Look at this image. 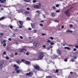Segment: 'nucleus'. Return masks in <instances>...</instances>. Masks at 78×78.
Returning <instances> with one entry per match:
<instances>
[{"label":"nucleus","instance_id":"obj_61","mask_svg":"<svg viewBox=\"0 0 78 78\" xmlns=\"http://www.w3.org/2000/svg\"><path fill=\"white\" fill-rule=\"evenodd\" d=\"M65 45H66V44H63V45H62V46H65Z\"/></svg>","mask_w":78,"mask_h":78},{"label":"nucleus","instance_id":"obj_17","mask_svg":"<svg viewBox=\"0 0 78 78\" xmlns=\"http://www.w3.org/2000/svg\"><path fill=\"white\" fill-rule=\"evenodd\" d=\"M51 15L53 17H55V15L54 14V12L52 13L51 14Z\"/></svg>","mask_w":78,"mask_h":78},{"label":"nucleus","instance_id":"obj_35","mask_svg":"<svg viewBox=\"0 0 78 78\" xmlns=\"http://www.w3.org/2000/svg\"><path fill=\"white\" fill-rule=\"evenodd\" d=\"M1 27L3 28L4 27V25H1Z\"/></svg>","mask_w":78,"mask_h":78},{"label":"nucleus","instance_id":"obj_14","mask_svg":"<svg viewBox=\"0 0 78 78\" xmlns=\"http://www.w3.org/2000/svg\"><path fill=\"white\" fill-rule=\"evenodd\" d=\"M38 44L37 43V42H34L33 43V44L34 46H36Z\"/></svg>","mask_w":78,"mask_h":78},{"label":"nucleus","instance_id":"obj_49","mask_svg":"<svg viewBox=\"0 0 78 78\" xmlns=\"http://www.w3.org/2000/svg\"><path fill=\"white\" fill-rule=\"evenodd\" d=\"M19 28H22V26L20 25L19 26Z\"/></svg>","mask_w":78,"mask_h":78},{"label":"nucleus","instance_id":"obj_55","mask_svg":"<svg viewBox=\"0 0 78 78\" xmlns=\"http://www.w3.org/2000/svg\"><path fill=\"white\" fill-rule=\"evenodd\" d=\"M73 58L75 59H76L77 58V57H74Z\"/></svg>","mask_w":78,"mask_h":78},{"label":"nucleus","instance_id":"obj_40","mask_svg":"<svg viewBox=\"0 0 78 78\" xmlns=\"http://www.w3.org/2000/svg\"><path fill=\"white\" fill-rule=\"evenodd\" d=\"M12 27H13L12 26H11L10 27V28L11 29H12Z\"/></svg>","mask_w":78,"mask_h":78},{"label":"nucleus","instance_id":"obj_64","mask_svg":"<svg viewBox=\"0 0 78 78\" xmlns=\"http://www.w3.org/2000/svg\"><path fill=\"white\" fill-rule=\"evenodd\" d=\"M62 28H64V26H62L61 27Z\"/></svg>","mask_w":78,"mask_h":78},{"label":"nucleus","instance_id":"obj_54","mask_svg":"<svg viewBox=\"0 0 78 78\" xmlns=\"http://www.w3.org/2000/svg\"><path fill=\"white\" fill-rule=\"evenodd\" d=\"M42 46L44 48H46V46L45 45H43Z\"/></svg>","mask_w":78,"mask_h":78},{"label":"nucleus","instance_id":"obj_41","mask_svg":"<svg viewBox=\"0 0 78 78\" xmlns=\"http://www.w3.org/2000/svg\"><path fill=\"white\" fill-rule=\"evenodd\" d=\"M8 40H9V41H11V40H12V39L11 38H9Z\"/></svg>","mask_w":78,"mask_h":78},{"label":"nucleus","instance_id":"obj_4","mask_svg":"<svg viewBox=\"0 0 78 78\" xmlns=\"http://www.w3.org/2000/svg\"><path fill=\"white\" fill-rule=\"evenodd\" d=\"M69 10H70L69 9H68L67 10L65 11L64 12L66 14V15L67 16H69V15H70V13L69 12Z\"/></svg>","mask_w":78,"mask_h":78},{"label":"nucleus","instance_id":"obj_46","mask_svg":"<svg viewBox=\"0 0 78 78\" xmlns=\"http://www.w3.org/2000/svg\"><path fill=\"white\" fill-rule=\"evenodd\" d=\"M28 29L29 30H32V29L30 28H29Z\"/></svg>","mask_w":78,"mask_h":78},{"label":"nucleus","instance_id":"obj_21","mask_svg":"<svg viewBox=\"0 0 78 78\" xmlns=\"http://www.w3.org/2000/svg\"><path fill=\"white\" fill-rule=\"evenodd\" d=\"M6 42V41L5 40H4L1 43H5Z\"/></svg>","mask_w":78,"mask_h":78},{"label":"nucleus","instance_id":"obj_22","mask_svg":"<svg viewBox=\"0 0 78 78\" xmlns=\"http://www.w3.org/2000/svg\"><path fill=\"white\" fill-rule=\"evenodd\" d=\"M46 78H52V76H47Z\"/></svg>","mask_w":78,"mask_h":78},{"label":"nucleus","instance_id":"obj_57","mask_svg":"<svg viewBox=\"0 0 78 78\" xmlns=\"http://www.w3.org/2000/svg\"><path fill=\"white\" fill-rule=\"evenodd\" d=\"M1 9L2 10H3V8H1Z\"/></svg>","mask_w":78,"mask_h":78},{"label":"nucleus","instance_id":"obj_32","mask_svg":"<svg viewBox=\"0 0 78 78\" xmlns=\"http://www.w3.org/2000/svg\"><path fill=\"white\" fill-rule=\"evenodd\" d=\"M6 46V43H4L3 44V46Z\"/></svg>","mask_w":78,"mask_h":78},{"label":"nucleus","instance_id":"obj_12","mask_svg":"<svg viewBox=\"0 0 78 78\" xmlns=\"http://www.w3.org/2000/svg\"><path fill=\"white\" fill-rule=\"evenodd\" d=\"M20 62H21V61H20V60H17L16 61V63L19 65H20Z\"/></svg>","mask_w":78,"mask_h":78},{"label":"nucleus","instance_id":"obj_13","mask_svg":"<svg viewBox=\"0 0 78 78\" xmlns=\"http://www.w3.org/2000/svg\"><path fill=\"white\" fill-rule=\"evenodd\" d=\"M3 63H4V61L3 60H2L0 62V66H2L3 64Z\"/></svg>","mask_w":78,"mask_h":78},{"label":"nucleus","instance_id":"obj_45","mask_svg":"<svg viewBox=\"0 0 78 78\" xmlns=\"http://www.w3.org/2000/svg\"><path fill=\"white\" fill-rule=\"evenodd\" d=\"M59 5H58V4H57V5H56V7H58V6H59Z\"/></svg>","mask_w":78,"mask_h":78},{"label":"nucleus","instance_id":"obj_8","mask_svg":"<svg viewBox=\"0 0 78 78\" xmlns=\"http://www.w3.org/2000/svg\"><path fill=\"white\" fill-rule=\"evenodd\" d=\"M24 50H25V51H27V50L25 49V48H23L22 49L20 50V52H22Z\"/></svg>","mask_w":78,"mask_h":78},{"label":"nucleus","instance_id":"obj_36","mask_svg":"<svg viewBox=\"0 0 78 78\" xmlns=\"http://www.w3.org/2000/svg\"><path fill=\"white\" fill-rule=\"evenodd\" d=\"M71 61L72 62H74V60L73 59H71Z\"/></svg>","mask_w":78,"mask_h":78},{"label":"nucleus","instance_id":"obj_60","mask_svg":"<svg viewBox=\"0 0 78 78\" xmlns=\"http://www.w3.org/2000/svg\"><path fill=\"white\" fill-rule=\"evenodd\" d=\"M26 55H29V53L28 52H27L26 53Z\"/></svg>","mask_w":78,"mask_h":78},{"label":"nucleus","instance_id":"obj_2","mask_svg":"<svg viewBox=\"0 0 78 78\" xmlns=\"http://www.w3.org/2000/svg\"><path fill=\"white\" fill-rule=\"evenodd\" d=\"M41 4L40 3H39L38 5H34L33 7L35 9H40Z\"/></svg>","mask_w":78,"mask_h":78},{"label":"nucleus","instance_id":"obj_63","mask_svg":"<svg viewBox=\"0 0 78 78\" xmlns=\"http://www.w3.org/2000/svg\"><path fill=\"white\" fill-rule=\"evenodd\" d=\"M12 73H13V74H14V73H15V71H13L12 72Z\"/></svg>","mask_w":78,"mask_h":78},{"label":"nucleus","instance_id":"obj_16","mask_svg":"<svg viewBox=\"0 0 78 78\" xmlns=\"http://www.w3.org/2000/svg\"><path fill=\"white\" fill-rule=\"evenodd\" d=\"M24 1L26 2H30V0H24Z\"/></svg>","mask_w":78,"mask_h":78},{"label":"nucleus","instance_id":"obj_39","mask_svg":"<svg viewBox=\"0 0 78 78\" xmlns=\"http://www.w3.org/2000/svg\"><path fill=\"white\" fill-rule=\"evenodd\" d=\"M14 31L16 32H17L18 31V29H16Z\"/></svg>","mask_w":78,"mask_h":78},{"label":"nucleus","instance_id":"obj_37","mask_svg":"<svg viewBox=\"0 0 78 78\" xmlns=\"http://www.w3.org/2000/svg\"><path fill=\"white\" fill-rule=\"evenodd\" d=\"M72 33L73 32L70 30H69V33Z\"/></svg>","mask_w":78,"mask_h":78},{"label":"nucleus","instance_id":"obj_7","mask_svg":"<svg viewBox=\"0 0 78 78\" xmlns=\"http://www.w3.org/2000/svg\"><path fill=\"white\" fill-rule=\"evenodd\" d=\"M57 53L59 55L62 54V52L59 49L57 50Z\"/></svg>","mask_w":78,"mask_h":78},{"label":"nucleus","instance_id":"obj_29","mask_svg":"<svg viewBox=\"0 0 78 78\" xmlns=\"http://www.w3.org/2000/svg\"><path fill=\"white\" fill-rule=\"evenodd\" d=\"M64 61L65 62H66L68 61V59L66 58H65V59H64Z\"/></svg>","mask_w":78,"mask_h":78},{"label":"nucleus","instance_id":"obj_43","mask_svg":"<svg viewBox=\"0 0 78 78\" xmlns=\"http://www.w3.org/2000/svg\"><path fill=\"white\" fill-rule=\"evenodd\" d=\"M51 42V41L50 40H48L47 41V42H48V43H50Z\"/></svg>","mask_w":78,"mask_h":78},{"label":"nucleus","instance_id":"obj_50","mask_svg":"<svg viewBox=\"0 0 78 78\" xmlns=\"http://www.w3.org/2000/svg\"><path fill=\"white\" fill-rule=\"evenodd\" d=\"M54 56H55L57 58V56L55 54H54Z\"/></svg>","mask_w":78,"mask_h":78},{"label":"nucleus","instance_id":"obj_38","mask_svg":"<svg viewBox=\"0 0 78 78\" xmlns=\"http://www.w3.org/2000/svg\"><path fill=\"white\" fill-rule=\"evenodd\" d=\"M6 53V51H4V52L3 53V54L4 55H5Z\"/></svg>","mask_w":78,"mask_h":78},{"label":"nucleus","instance_id":"obj_44","mask_svg":"<svg viewBox=\"0 0 78 78\" xmlns=\"http://www.w3.org/2000/svg\"><path fill=\"white\" fill-rule=\"evenodd\" d=\"M76 48H74L73 49V51H76Z\"/></svg>","mask_w":78,"mask_h":78},{"label":"nucleus","instance_id":"obj_15","mask_svg":"<svg viewBox=\"0 0 78 78\" xmlns=\"http://www.w3.org/2000/svg\"><path fill=\"white\" fill-rule=\"evenodd\" d=\"M64 48H65V49H67L68 50H69L71 49V48H70L67 47H65Z\"/></svg>","mask_w":78,"mask_h":78},{"label":"nucleus","instance_id":"obj_33","mask_svg":"<svg viewBox=\"0 0 78 78\" xmlns=\"http://www.w3.org/2000/svg\"><path fill=\"white\" fill-rule=\"evenodd\" d=\"M5 58L7 59H9V57L7 56Z\"/></svg>","mask_w":78,"mask_h":78},{"label":"nucleus","instance_id":"obj_56","mask_svg":"<svg viewBox=\"0 0 78 78\" xmlns=\"http://www.w3.org/2000/svg\"><path fill=\"white\" fill-rule=\"evenodd\" d=\"M21 61H22L23 62H24V61H25V60H24L23 59H22V60H21Z\"/></svg>","mask_w":78,"mask_h":78},{"label":"nucleus","instance_id":"obj_26","mask_svg":"<svg viewBox=\"0 0 78 78\" xmlns=\"http://www.w3.org/2000/svg\"><path fill=\"white\" fill-rule=\"evenodd\" d=\"M55 72L57 73H58V69H57L55 70Z\"/></svg>","mask_w":78,"mask_h":78},{"label":"nucleus","instance_id":"obj_52","mask_svg":"<svg viewBox=\"0 0 78 78\" xmlns=\"http://www.w3.org/2000/svg\"><path fill=\"white\" fill-rule=\"evenodd\" d=\"M40 25L41 26H43V25L41 23L40 24Z\"/></svg>","mask_w":78,"mask_h":78},{"label":"nucleus","instance_id":"obj_5","mask_svg":"<svg viewBox=\"0 0 78 78\" xmlns=\"http://www.w3.org/2000/svg\"><path fill=\"white\" fill-rule=\"evenodd\" d=\"M33 75V74L32 73V72H30L29 73H27L26 75V76L27 77H28V76L30 77H31Z\"/></svg>","mask_w":78,"mask_h":78},{"label":"nucleus","instance_id":"obj_24","mask_svg":"<svg viewBox=\"0 0 78 78\" xmlns=\"http://www.w3.org/2000/svg\"><path fill=\"white\" fill-rule=\"evenodd\" d=\"M37 31V30H34V33H36Z\"/></svg>","mask_w":78,"mask_h":78},{"label":"nucleus","instance_id":"obj_47","mask_svg":"<svg viewBox=\"0 0 78 78\" xmlns=\"http://www.w3.org/2000/svg\"><path fill=\"white\" fill-rule=\"evenodd\" d=\"M30 8H29V7H27V10H30Z\"/></svg>","mask_w":78,"mask_h":78},{"label":"nucleus","instance_id":"obj_27","mask_svg":"<svg viewBox=\"0 0 78 78\" xmlns=\"http://www.w3.org/2000/svg\"><path fill=\"white\" fill-rule=\"evenodd\" d=\"M27 19L28 20H30V17H28L27 18Z\"/></svg>","mask_w":78,"mask_h":78},{"label":"nucleus","instance_id":"obj_34","mask_svg":"<svg viewBox=\"0 0 78 78\" xmlns=\"http://www.w3.org/2000/svg\"><path fill=\"white\" fill-rule=\"evenodd\" d=\"M69 27H73V25H72V24H70L69 26Z\"/></svg>","mask_w":78,"mask_h":78},{"label":"nucleus","instance_id":"obj_31","mask_svg":"<svg viewBox=\"0 0 78 78\" xmlns=\"http://www.w3.org/2000/svg\"><path fill=\"white\" fill-rule=\"evenodd\" d=\"M56 12L58 13V12H60V11L59 10H57V11H56Z\"/></svg>","mask_w":78,"mask_h":78},{"label":"nucleus","instance_id":"obj_3","mask_svg":"<svg viewBox=\"0 0 78 78\" xmlns=\"http://www.w3.org/2000/svg\"><path fill=\"white\" fill-rule=\"evenodd\" d=\"M33 67L35 69L37 70H39L40 69V66L37 64L35 65H34Z\"/></svg>","mask_w":78,"mask_h":78},{"label":"nucleus","instance_id":"obj_59","mask_svg":"<svg viewBox=\"0 0 78 78\" xmlns=\"http://www.w3.org/2000/svg\"><path fill=\"white\" fill-rule=\"evenodd\" d=\"M42 35H43V36H44L45 35H46V34H42Z\"/></svg>","mask_w":78,"mask_h":78},{"label":"nucleus","instance_id":"obj_62","mask_svg":"<svg viewBox=\"0 0 78 78\" xmlns=\"http://www.w3.org/2000/svg\"><path fill=\"white\" fill-rule=\"evenodd\" d=\"M55 22H58L59 21H58L57 20H55Z\"/></svg>","mask_w":78,"mask_h":78},{"label":"nucleus","instance_id":"obj_51","mask_svg":"<svg viewBox=\"0 0 78 78\" xmlns=\"http://www.w3.org/2000/svg\"><path fill=\"white\" fill-rule=\"evenodd\" d=\"M0 35H2V36H3V34L2 33H1L0 34Z\"/></svg>","mask_w":78,"mask_h":78},{"label":"nucleus","instance_id":"obj_20","mask_svg":"<svg viewBox=\"0 0 78 78\" xmlns=\"http://www.w3.org/2000/svg\"><path fill=\"white\" fill-rule=\"evenodd\" d=\"M19 22L20 23V25H23V22L22 21H19Z\"/></svg>","mask_w":78,"mask_h":78},{"label":"nucleus","instance_id":"obj_53","mask_svg":"<svg viewBox=\"0 0 78 78\" xmlns=\"http://www.w3.org/2000/svg\"><path fill=\"white\" fill-rule=\"evenodd\" d=\"M15 55H18V53L17 52H16L15 53Z\"/></svg>","mask_w":78,"mask_h":78},{"label":"nucleus","instance_id":"obj_25","mask_svg":"<svg viewBox=\"0 0 78 78\" xmlns=\"http://www.w3.org/2000/svg\"><path fill=\"white\" fill-rule=\"evenodd\" d=\"M20 70H17L16 72L17 73H18L20 72Z\"/></svg>","mask_w":78,"mask_h":78},{"label":"nucleus","instance_id":"obj_28","mask_svg":"<svg viewBox=\"0 0 78 78\" xmlns=\"http://www.w3.org/2000/svg\"><path fill=\"white\" fill-rule=\"evenodd\" d=\"M50 44L51 45H53L54 44V43L53 42H51Z\"/></svg>","mask_w":78,"mask_h":78},{"label":"nucleus","instance_id":"obj_42","mask_svg":"<svg viewBox=\"0 0 78 78\" xmlns=\"http://www.w3.org/2000/svg\"><path fill=\"white\" fill-rule=\"evenodd\" d=\"M50 39L52 40H53L54 39V38L52 37H50Z\"/></svg>","mask_w":78,"mask_h":78},{"label":"nucleus","instance_id":"obj_58","mask_svg":"<svg viewBox=\"0 0 78 78\" xmlns=\"http://www.w3.org/2000/svg\"><path fill=\"white\" fill-rule=\"evenodd\" d=\"M20 38L21 39H22L23 38V37L22 36H20Z\"/></svg>","mask_w":78,"mask_h":78},{"label":"nucleus","instance_id":"obj_30","mask_svg":"<svg viewBox=\"0 0 78 78\" xmlns=\"http://www.w3.org/2000/svg\"><path fill=\"white\" fill-rule=\"evenodd\" d=\"M33 2L34 3H35L36 2V0H34L33 1Z\"/></svg>","mask_w":78,"mask_h":78},{"label":"nucleus","instance_id":"obj_23","mask_svg":"<svg viewBox=\"0 0 78 78\" xmlns=\"http://www.w3.org/2000/svg\"><path fill=\"white\" fill-rule=\"evenodd\" d=\"M24 13L26 14H29V12L27 11H25Z\"/></svg>","mask_w":78,"mask_h":78},{"label":"nucleus","instance_id":"obj_48","mask_svg":"<svg viewBox=\"0 0 78 78\" xmlns=\"http://www.w3.org/2000/svg\"><path fill=\"white\" fill-rule=\"evenodd\" d=\"M75 47L77 48H78V45H76Z\"/></svg>","mask_w":78,"mask_h":78},{"label":"nucleus","instance_id":"obj_1","mask_svg":"<svg viewBox=\"0 0 78 78\" xmlns=\"http://www.w3.org/2000/svg\"><path fill=\"white\" fill-rule=\"evenodd\" d=\"M48 56V54L46 53H44L42 52H39L38 54V58L39 60L43 59L44 56L47 57Z\"/></svg>","mask_w":78,"mask_h":78},{"label":"nucleus","instance_id":"obj_19","mask_svg":"<svg viewBox=\"0 0 78 78\" xmlns=\"http://www.w3.org/2000/svg\"><path fill=\"white\" fill-rule=\"evenodd\" d=\"M10 57L12 58H13L14 57V54L13 53L11 54L10 55Z\"/></svg>","mask_w":78,"mask_h":78},{"label":"nucleus","instance_id":"obj_6","mask_svg":"<svg viewBox=\"0 0 78 78\" xmlns=\"http://www.w3.org/2000/svg\"><path fill=\"white\" fill-rule=\"evenodd\" d=\"M13 67L14 68H15V71L17 70L19 68L18 66L15 65V64H14V66H13Z\"/></svg>","mask_w":78,"mask_h":78},{"label":"nucleus","instance_id":"obj_9","mask_svg":"<svg viewBox=\"0 0 78 78\" xmlns=\"http://www.w3.org/2000/svg\"><path fill=\"white\" fill-rule=\"evenodd\" d=\"M6 1V0H0V2L2 3H5Z\"/></svg>","mask_w":78,"mask_h":78},{"label":"nucleus","instance_id":"obj_11","mask_svg":"<svg viewBox=\"0 0 78 78\" xmlns=\"http://www.w3.org/2000/svg\"><path fill=\"white\" fill-rule=\"evenodd\" d=\"M31 26L33 28H34L35 27V25H34V23H31Z\"/></svg>","mask_w":78,"mask_h":78},{"label":"nucleus","instance_id":"obj_18","mask_svg":"<svg viewBox=\"0 0 78 78\" xmlns=\"http://www.w3.org/2000/svg\"><path fill=\"white\" fill-rule=\"evenodd\" d=\"M5 17L4 16H3V17H1L0 18V20H4V19H5Z\"/></svg>","mask_w":78,"mask_h":78},{"label":"nucleus","instance_id":"obj_10","mask_svg":"<svg viewBox=\"0 0 78 78\" xmlns=\"http://www.w3.org/2000/svg\"><path fill=\"white\" fill-rule=\"evenodd\" d=\"M25 63L27 65H29L30 64V62H27V61H25Z\"/></svg>","mask_w":78,"mask_h":78}]
</instances>
